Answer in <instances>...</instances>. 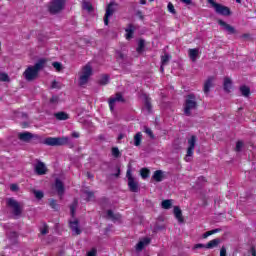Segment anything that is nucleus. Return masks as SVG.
I'll return each mask as SVG.
<instances>
[{"label": "nucleus", "instance_id": "obj_19", "mask_svg": "<svg viewBox=\"0 0 256 256\" xmlns=\"http://www.w3.org/2000/svg\"><path fill=\"white\" fill-rule=\"evenodd\" d=\"M152 179L156 181V183H161V181L165 179V174L162 172V170H156L152 175Z\"/></svg>", "mask_w": 256, "mask_h": 256}, {"label": "nucleus", "instance_id": "obj_49", "mask_svg": "<svg viewBox=\"0 0 256 256\" xmlns=\"http://www.w3.org/2000/svg\"><path fill=\"white\" fill-rule=\"evenodd\" d=\"M126 177L128 179V182L132 180H134L135 178L133 177V174L131 173V169H128L126 172Z\"/></svg>", "mask_w": 256, "mask_h": 256}, {"label": "nucleus", "instance_id": "obj_44", "mask_svg": "<svg viewBox=\"0 0 256 256\" xmlns=\"http://www.w3.org/2000/svg\"><path fill=\"white\" fill-rule=\"evenodd\" d=\"M0 81L8 83L10 81L9 75L7 73H0Z\"/></svg>", "mask_w": 256, "mask_h": 256}, {"label": "nucleus", "instance_id": "obj_23", "mask_svg": "<svg viewBox=\"0 0 256 256\" xmlns=\"http://www.w3.org/2000/svg\"><path fill=\"white\" fill-rule=\"evenodd\" d=\"M239 91H240L242 97L247 98V97H250V95H251V88H249V86H247V85L240 86Z\"/></svg>", "mask_w": 256, "mask_h": 256}, {"label": "nucleus", "instance_id": "obj_29", "mask_svg": "<svg viewBox=\"0 0 256 256\" xmlns=\"http://www.w3.org/2000/svg\"><path fill=\"white\" fill-rule=\"evenodd\" d=\"M77 205H79V200H77V198H75L73 200L72 204L70 205L71 217H75V210L77 209Z\"/></svg>", "mask_w": 256, "mask_h": 256}, {"label": "nucleus", "instance_id": "obj_43", "mask_svg": "<svg viewBox=\"0 0 256 256\" xmlns=\"http://www.w3.org/2000/svg\"><path fill=\"white\" fill-rule=\"evenodd\" d=\"M85 195H86V201H91V199H93L95 197V193L91 192V191H84Z\"/></svg>", "mask_w": 256, "mask_h": 256}, {"label": "nucleus", "instance_id": "obj_56", "mask_svg": "<svg viewBox=\"0 0 256 256\" xmlns=\"http://www.w3.org/2000/svg\"><path fill=\"white\" fill-rule=\"evenodd\" d=\"M87 255H88V256H97V250L92 249L91 251H89V252L87 253Z\"/></svg>", "mask_w": 256, "mask_h": 256}, {"label": "nucleus", "instance_id": "obj_42", "mask_svg": "<svg viewBox=\"0 0 256 256\" xmlns=\"http://www.w3.org/2000/svg\"><path fill=\"white\" fill-rule=\"evenodd\" d=\"M83 9H86V11L91 13V11H93V5L91 4V2H84Z\"/></svg>", "mask_w": 256, "mask_h": 256}, {"label": "nucleus", "instance_id": "obj_41", "mask_svg": "<svg viewBox=\"0 0 256 256\" xmlns=\"http://www.w3.org/2000/svg\"><path fill=\"white\" fill-rule=\"evenodd\" d=\"M167 9L169 13H172V15H177V10H175V6L173 5V3L169 2L167 5Z\"/></svg>", "mask_w": 256, "mask_h": 256}, {"label": "nucleus", "instance_id": "obj_10", "mask_svg": "<svg viewBox=\"0 0 256 256\" xmlns=\"http://www.w3.org/2000/svg\"><path fill=\"white\" fill-rule=\"evenodd\" d=\"M214 9L218 15H223L224 17H229V15H231V9L227 6H223L222 4H214Z\"/></svg>", "mask_w": 256, "mask_h": 256}, {"label": "nucleus", "instance_id": "obj_39", "mask_svg": "<svg viewBox=\"0 0 256 256\" xmlns=\"http://www.w3.org/2000/svg\"><path fill=\"white\" fill-rule=\"evenodd\" d=\"M215 233H219V229H213V230L205 232L203 234V239H207V237H211V235H215Z\"/></svg>", "mask_w": 256, "mask_h": 256}, {"label": "nucleus", "instance_id": "obj_45", "mask_svg": "<svg viewBox=\"0 0 256 256\" xmlns=\"http://www.w3.org/2000/svg\"><path fill=\"white\" fill-rule=\"evenodd\" d=\"M34 195L36 199H43V197H45V194L43 193V191H39V190H35Z\"/></svg>", "mask_w": 256, "mask_h": 256}, {"label": "nucleus", "instance_id": "obj_28", "mask_svg": "<svg viewBox=\"0 0 256 256\" xmlns=\"http://www.w3.org/2000/svg\"><path fill=\"white\" fill-rule=\"evenodd\" d=\"M107 215L112 221H121V214L113 213V210H107Z\"/></svg>", "mask_w": 256, "mask_h": 256}, {"label": "nucleus", "instance_id": "obj_31", "mask_svg": "<svg viewBox=\"0 0 256 256\" xmlns=\"http://www.w3.org/2000/svg\"><path fill=\"white\" fill-rule=\"evenodd\" d=\"M144 105L148 113H151V111H153V105L151 104V99L148 96H145Z\"/></svg>", "mask_w": 256, "mask_h": 256}, {"label": "nucleus", "instance_id": "obj_22", "mask_svg": "<svg viewBox=\"0 0 256 256\" xmlns=\"http://www.w3.org/2000/svg\"><path fill=\"white\" fill-rule=\"evenodd\" d=\"M213 77L210 76L208 77V79L205 81L204 83V88H203V91L204 93H209L211 91V88L213 87Z\"/></svg>", "mask_w": 256, "mask_h": 256}, {"label": "nucleus", "instance_id": "obj_21", "mask_svg": "<svg viewBox=\"0 0 256 256\" xmlns=\"http://www.w3.org/2000/svg\"><path fill=\"white\" fill-rule=\"evenodd\" d=\"M174 216L179 223H183L185 221V219L183 218V211H181V208H179V206L174 207Z\"/></svg>", "mask_w": 256, "mask_h": 256}, {"label": "nucleus", "instance_id": "obj_34", "mask_svg": "<svg viewBox=\"0 0 256 256\" xmlns=\"http://www.w3.org/2000/svg\"><path fill=\"white\" fill-rule=\"evenodd\" d=\"M140 175L142 179H147L149 175H151V170H149L148 168H142L140 170Z\"/></svg>", "mask_w": 256, "mask_h": 256}, {"label": "nucleus", "instance_id": "obj_9", "mask_svg": "<svg viewBox=\"0 0 256 256\" xmlns=\"http://www.w3.org/2000/svg\"><path fill=\"white\" fill-rule=\"evenodd\" d=\"M196 144H197V136L192 135L188 139V148H187L186 157H193V154L195 153V145Z\"/></svg>", "mask_w": 256, "mask_h": 256}, {"label": "nucleus", "instance_id": "obj_47", "mask_svg": "<svg viewBox=\"0 0 256 256\" xmlns=\"http://www.w3.org/2000/svg\"><path fill=\"white\" fill-rule=\"evenodd\" d=\"M145 133L146 135H149L150 139H155V135L153 134V130H151V128H146Z\"/></svg>", "mask_w": 256, "mask_h": 256}, {"label": "nucleus", "instance_id": "obj_58", "mask_svg": "<svg viewBox=\"0 0 256 256\" xmlns=\"http://www.w3.org/2000/svg\"><path fill=\"white\" fill-rule=\"evenodd\" d=\"M51 89H59V86H57V80H54L51 84Z\"/></svg>", "mask_w": 256, "mask_h": 256}, {"label": "nucleus", "instance_id": "obj_60", "mask_svg": "<svg viewBox=\"0 0 256 256\" xmlns=\"http://www.w3.org/2000/svg\"><path fill=\"white\" fill-rule=\"evenodd\" d=\"M208 3H210V5H212V7H215V5H217V2H215V0H207Z\"/></svg>", "mask_w": 256, "mask_h": 256}, {"label": "nucleus", "instance_id": "obj_53", "mask_svg": "<svg viewBox=\"0 0 256 256\" xmlns=\"http://www.w3.org/2000/svg\"><path fill=\"white\" fill-rule=\"evenodd\" d=\"M59 102V96H52L50 98V103H58Z\"/></svg>", "mask_w": 256, "mask_h": 256}, {"label": "nucleus", "instance_id": "obj_26", "mask_svg": "<svg viewBox=\"0 0 256 256\" xmlns=\"http://www.w3.org/2000/svg\"><path fill=\"white\" fill-rule=\"evenodd\" d=\"M233 85V82L231 81V78L226 77L224 78V91H226V93H231V87Z\"/></svg>", "mask_w": 256, "mask_h": 256}, {"label": "nucleus", "instance_id": "obj_6", "mask_svg": "<svg viewBox=\"0 0 256 256\" xmlns=\"http://www.w3.org/2000/svg\"><path fill=\"white\" fill-rule=\"evenodd\" d=\"M26 81H35L39 77L37 70L33 66H28L23 72Z\"/></svg>", "mask_w": 256, "mask_h": 256}, {"label": "nucleus", "instance_id": "obj_51", "mask_svg": "<svg viewBox=\"0 0 256 256\" xmlns=\"http://www.w3.org/2000/svg\"><path fill=\"white\" fill-rule=\"evenodd\" d=\"M136 17H138L139 19H141V21H143V19H145V16L143 15V12L141 10H138L136 12Z\"/></svg>", "mask_w": 256, "mask_h": 256}, {"label": "nucleus", "instance_id": "obj_35", "mask_svg": "<svg viewBox=\"0 0 256 256\" xmlns=\"http://www.w3.org/2000/svg\"><path fill=\"white\" fill-rule=\"evenodd\" d=\"M145 49V40L140 39L138 42V47L136 48L137 53H143V50Z\"/></svg>", "mask_w": 256, "mask_h": 256}, {"label": "nucleus", "instance_id": "obj_17", "mask_svg": "<svg viewBox=\"0 0 256 256\" xmlns=\"http://www.w3.org/2000/svg\"><path fill=\"white\" fill-rule=\"evenodd\" d=\"M69 227L76 235H81V228H79V220L69 222Z\"/></svg>", "mask_w": 256, "mask_h": 256}, {"label": "nucleus", "instance_id": "obj_33", "mask_svg": "<svg viewBox=\"0 0 256 256\" xmlns=\"http://www.w3.org/2000/svg\"><path fill=\"white\" fill-rule=\"evenodd\" d=\"M169 59H171V57L169 56V54H164L162 57H161V71H164L165 68H163V65H167L169 63Z\"/></svg>", "mask_w": 256, "mask_h": 256}, {"label": "nucleus", "instance_id": "obj_54", "mask_svg": "<svg viewBox=\"0 0 256 256\" xmlns=\"http://www.w3.org/2000/svg\"><path fill=\"white\" fill-rule=\"evenodd\" d=\"M220 256H227V249L224 246L220 249Z\"/></svg>", "mask_w": 256, "mask_h": 256}, {"label": "nucleus", "instance_id": "obj_62", "mask_svg": "<svg viewBox=\"0 0 256 256\" xmlns=\"http://www.w3.org/2000/svg\"><path fill=\"white\" fill-rule=\"evenodd\" d=\"M251 255L256 256V250L254 247L251 248Z\"/></svg>", "mask_w": 256, "mask_h": 256}, {"label": "nucleus", "instance_id": "obj_55", "mask_svg": "<svg viewBox=\"0 0 256 256\" xmlns=\"http://www.w3.org/2000/svg\"><path fill=\"white\" fill-rule=\"evenodd\" d=\"M10 189L12 190V191H19V185H17V184H11L10 185Z\"/></svg>", "mask_w": 256, "mask_h": 256}, {"label": "nucleus", "instance_id": "obj_46", "mask_svg": "<svg viewBox=\"0 0 256 256\" xmlns=\"http://www.w3.org/2000/svg\"><path fill=\"white\" fill-rule=\"evenodd\" d=\"M241 149H243V141L239 140V141L236 142L235 151L237 153H239L241 151Z\"/></svg>", "mask_w": 256, "mask_h": 256}, {"label": "nucleus", "instance_id": "obj_38", "mask_svg": "<svg viewBox=\"0 0 256 256\" xmlns=\"http://www.w3.org/2000/svg\"><path fill=\"white\" fill-rule=\"evenodd\" d=\"M109 83V75L104 74L102 75L101 79L99 80V85H107Z\"/></svg>", "mask_w": 256, "mask_h": 256}, {"label": "nucleus", "instance_id": "obj_30", "mask_svg": "<svg viewBox=\"0 0 256 256\" xmlns=\"http://www.w3.org/2000/svg\"><path fill=\"white\" fill-rule=\"evenodd\" d=\"M142 139H143V134H141V132H138L135 134V136H134L135 147H139V145H141Z\"/></svg>", "mask_w": 256, "mask_h": 256}, {"label": "nucleus", "instance_id": "obj_24", "mask_svg": "<svg viewBox=\"0 0 256 256\" xmlns=\"http://www.w3.org/2000/svg\"><path fill=\"white\" fill-rule=\"evenodd\" d=\"M188 55L191 61L195 62L197 61V57H199V50L197 48L189 49Z\"/></svg>", "mask_w": 256, "mask_h": 256}, {"label": "nucleus", "instance_id": "obj_18", "mask_svg": "<svg viewBox=\"0 0 256 256\" xmlns=\"http://www.w3.org/2000/svg\"><path fill=\"white\" fill-rule=\"evenodd\" d=\"M126 31V39L127 41H131L133 39V35H135V25L133 24H128V27L125 29Z\"/></svg>", "mask_w": 256, "mask_h": 256}, {"label": "nucleus", "instance_id": "obj_25", "mask_svg": "<svg viewBox=\"0 0 256 256\" xmlns=\"http://www.w3.org/2000/svg\"><path fill=\"white\" fill-rule=\"evenodd\" d=\"M57 121H67L69 119V114L67 112L61 111L54 114Z\"/></svg>", "mask_w": 256, "mask_h": 256}, {"label": "nucleus", "instance_id": "obj_32", "mask_svg": "<svg viewBox=\"0 0 256 256\" xmlns=\"http://www.w3.org/2000/svg\"><path fill=\"white\" fill-rule=\"evenodd\" d=\"M161 205H162V209H171V207H173V200H170V199L163 200Z\"/></svg>", "mask_w": 256, "mask_h": 256}, {"label": "nucleus", "instance_id": "obj_27", "mask_svg": "<svg viewBox=\"0 0 256 256\" xmlns=\"http://www.w3.org/2000/svg\"><path fill=\"white\" fill-rule=\"evenodd\" d=\"M219 243H221V239H213L206 244V249H215V247L219 246Z\"/></svg>", "mask_w": 256, "mask_h": 256}, {"label": "nucleus", "instance_id": "obj_16", "mask_svg": "<svg viewBox=\"0 0 256 256\" xmlns=\"http://www.w3.org/2000/svg\"><path fill=\"white\" fill-rule=\"evenodd\" d=\"M149 243H151V239L149 238H144L143 240L139 241L136 246H135V250L138 253H141V251H143V249H145V246L149 245Z\"/></svg>", "mask_w": 256, "mask_h": 256}, {"label": "nucleus", "instance_id": "obj_37", "mask_svg": "<svg viewBox=\"0 0 256 256\" xmlns=\"http://www.w3.org/2000/svg\"><path fill=\"white\" fill-rule=\"evenodd\" d=\"M49 205H50L51 209H54V211H59V204H57V200L50 199Z\"/></svg>", "mask_w": 256, "mask_h": 256}, {"label": "nucleus", "instance_id": "obj_14", "mask_svg": "<svg viewBox=\"0 0 256 256\" xmlns=\"http://www.w3.org/2000/svg\"><path fill=\"white\" fill-rule=\"evenodd\" d=\"M45 65H47V59L41 58L32 67L39 74V71H43V69H45Z\"/></svg>", "mask_w": 256, "mask_h": 256}, {"label": "nucleus", "instance_id": "obj_5", "mask_svg": "<svg viewBox=\"0 0 256 256\" xmlns=\"http://www.w3.org/2000/svg\"><path fill=\"white\" fill-rule=\"evenodd\" d=\"M6 205L7 207H10V209H12L13 215H15V217H19V215L23 213V208H21V204H19L18 201L14 198H8L6 201Z\"/></svg>", "mask_w": 256, "mask_h": 256}, {"label": "nucleus", "instance_id": "obj_11", "mask_svg": "<svg viewBox=\"0 0 256 256\" xmlns=\"http://www.w3.org/2000/svg\"><path fill=\"white\" fill-rule=\"evenodd\" d=\"M34 171L36 175H47V166L42 161H38L34 166Z\"/></svg>", "mask_w": 256, "mask_h": 256}, {"label": "nucleus", "instance_id": "obj_20", "mask_svg": "<svg viewBox=\"0 0 256 256\" xmlns=\"http://www.w3.org/2000/svg\"><path fill=\"white\" fill-rule=\"evenodd\" d=\"M128 187L131 193H139V183L135 179L128 181Z\"/></svg>", "mask_w": 256, "mask_h": 256}, {"label": "nucleus", "instance_id": "obj_1", "mask_svg": "<svg viewBox=\"0 0 256 256\" xmlns=\"http://www.w3.org/2000/svg\"><path fill=\"white\" fill-rule=\"evenodd\" d=\"M43 144L48 147H62L63 145H69L70 149H73V143H69V137H47L44 139Z\"/></svg>", "mask_w": 256, "mask_h": 256}, {"label": "nucleus", "instance_id": "obj_57", "mask_svg": "<svg viewBox=\"0 0 256 256\" xmlns=\"http://www.w3.org/2000/svg\"><path fill=\"white\" fill-rule=\"evenodd\" d=\"M184 5H193V0H180Z\"/></svg>", "mask_w": 256, "mask_h": 256}, {"label": "nucleus", "instance_id": "obj_36", "mask_svg": "<svg viewBox=\"0 0 256 256\" xmlns=\"http://www.w3.org/2000/svg\"><path fill=\"white\" fill-rule=\"evenodd\" d=\"M111 153H112V156H114L115 159H119V157H121V151H119L118 147H112Z\"/></svg>", "mask_w": 256, "mask_h": 256}, {"label": "nucleus", "instance_id": "obj_3", "mask_svg": "<svg viewBox=\"0 0 256 256\" xmlns=\"http://www.w3.org/2000/svg\"><path fill=\"white\" fill-rule=\"evenodd\" d=\"M91 75H93V68L89 64H86L82 68V71L79 73V80H78L79 86L83 87V85H87V83H89V79L91 78Z\"/></svg>", "mask_w": 256, "mask_h": 256}, {"label": "nucleus", "instance_id": "obj_8", "mask_svg": "<svg viewBox=\"0 0 256 256\" xmlns=\"http://www.w3.org/2000/svg\"><path fill=\"white\" fill-rule=\"evenodd\" d=\"M125 103V98H123V94L121 92H117L115 97H110L108 100V105L110 111L115 110V103Z\"/></svg>", "mask_w": 256, "mask_h": 256}, {"label": "nucleus", "instance_id": "obj_13", "mask_svg": "<svg viewBox=\"0 0 256 256\" xmlns=\"http://www.w3.org/2000/svg\"><path fill=\"white\" fill-rule=\"evenodd\" d=\"M218 25H220V27H223L225 31H227L230 35H235V33H237L235 27L231 26L230 24H227V22L223 20H218Z\"/></svg>", "mask_w": 256, "mask_h": 256}, {"label": "nucleus", "instance_id": "obj_52", "mask_svg": "<svg viewBox=\"0 0 256 256\" xmlns=\"http://www.w3.org/2000/svg\"><path fill=\"white\" fill-rule=\"evenodd\" d=\"M194 249H207V245L199 243L194 246Z\"/></svg>", "mask_w": 256, "mask_h": 256}, {"label": "nucleus", "instance_id": "obj_48", "mask_svg": "<svg viewBox=\"0 0 256 256\" xmlns=\"http://www.w3.org/2000/svg\"><path fill=\"white\" fill-rule=\"evenodd\" d=\"M41 235H47L49 233V226L47 224L44 225V227L40 230Z\"/></svg>", "mask_w": 256, "mask_h": 256}, {"label": "nucleus", "instance_id": "obj_63", "mask_svg": "<svg viewBox=\"0 0 256 256\" xmlns=\"http://www.w3.org/2000/svg\"><path fill=\"white\" fill-rule=\"evenodd\" d=\"M119 175H121V169L120 168L117 169V173L114 174V176L119 177Z\"/></svg>", "mask_w": 256, "mask_h": 256}, {"label": "nucleus", "instance_id": "obj_4", "mask_svg": "<svg viewBox=\"0 0 256 256\" xmlns=\"http://www.w3.org/2000/svg\"><path fill=\"white\" fill-rule=\"evenodd\" d=\"M62 9H65V6L61 0H51L48 5L50 15H57V13H61Z\"/></svg>", "mask_w": 256, "mask_h": 256}, {"label": "nucleus", "instance_id": "obj_12", "mask_svg": "<svg viewBox=\"0 0 256 256\" xmlns=\"http://www.w3.org/2000/svg\"><path fill=\"white\" fill-rule=\"evenodd\" d=\"M113 2L107 5L106 13L104 15V25H109V18L115 13V9H113Z\"/></svg>", "mask_w": 256, "mask_h": 256}, {"label": "nucleus", "instance_id": "obj_59", "mask_svg": "<svg viewBox=\"0 0 256 256\" xmlns=\"http://www.w3.org/2000/svg\"><path fill=\"white\" fill-rule=\"evenodd\" d=\"M71 136H72L74 139H79L80 134H79V132H72Z\"/></svg>", "mask_w": 256, "mask_h": 256}, {"label": "nucleus", "instance_id": "obj_7", "mask_svg": "<svg viewBox=\"0 0 256 256\" xmlns=\"http://www.w3.org/2000/svg\"><path fill=\"white\" fill-rule=\"evenodd\" d=\"M18 139L19 141H23V143H30L32 139H41V136L31 132H20Z\"/></svg>", "mask_w": 256, "mask_h": 256}, {"label": "nucleus", "instance_id": "obj_50", "mask_svg": "<svg viewBox=\"0 0 256 256\" xmlns=\"http://www.w3.org/2000/svg\"><path fill=\"white\" fill-rule=\"evenodd\" d=\"M116 58L123 61V59H125V55L121 51H116Z\"/></svg>", "mask_w": 256, "mask_h": 256}, {"label": "nucleus", "instance_id": "obj_15", "mask_svg": "<svg viewBox=\"0 0 256 256\" xmlns=\"http://www.w3.org/2000/svg\"><path fill=\"white\" fill-rule=\"evenodd\" d=\"M55 189L59 195V197H63L65 195V185L60 179H56L55 181Z\"/></svg>", "mask_w": 256, "mask_h": 256}, {"label": "nucleus", "instance_id": "obj_40", "mask_svg": "<svg viewBox=\"0 0 256 256\" xmlns=\"http://www.w3.org/2000/svg\"><path fill=\"white\" fill-rule=\"evenodd\" d=\"M52 67L59 73L63 70V64L61 62H53Z\"/></svg>", "mask_w": 256, "mask_h": 256}, {"label": "nucleus", "instance_id": "obj_61", "mask_svg": "<svg viewBox=\"0 0 256 256\" xmlns=\"http://www.w3.org/2000/svg\"><path fill=\"white\" fill-rule=\"evenodd\" d=\"M10 237H13L14 239H17V232H11Z\"/></svg>", "mask_w": 256, "mask_h": 256}, {"label": "nucleus", "instance_id": "obj_2", "mask_svg": "<svg viewBox=\"0 0 256 256\" xmlns=\"http://www.w3.org/2000/svg\"><path fill=\"white\" fill-rule=\"evenodd\" d=\"M197 107H199V104L195 94H188L184 102V114L186 117H191V111L197 109Z\"/></svg>", "mask_w": 256, "mask_h": 256}, {"label": "nucleus", "instance_id": "obj_64", "mask_svg": "<svg viewBox=\"0 0 256 256\" xmlns=\"http://www.w3.org/2000/svg\"><path fill=\"white\" fill-rule=\"evenodd\" d=\"M249 37H250V35L247 33L242 35V39H249Z\"/></svg>", "mask_w": 256, "mask_h": 256}]
</instances>
